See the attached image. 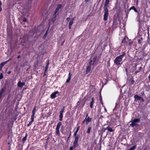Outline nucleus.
Returning <instances> with one entry per match:
<instances>
[{"mask_svg":"<svg viewBox=\"0 0 150 150\" xmlns=\"http://www.w3.org/2000/svg\"><path fill=\"white\" fill-rule=\"evenodd\" d=\"M131 120L133 121L134 122L137 123L138 122L140 121V119L139 118H136L134 119L133 120Z\"/></svg>","mask_w":150,"mask_h":150,"instance_id":"20","label":"nucleus"},{"mask_svg":"<svg viewBox=\"0 0 150 150\" xmlns=\"http://www.w3.org/2000/svg\"><path fill=\"white\" fill-rule=\"evenodd\" d=\"M126 71H127V69H126Z\"/></svg>","mask_w":150,"mask_h":150,"instance_id":"60","label":"nucleus"},{"mask_svg":"<svg viewBox=\"0 0 150 150\" xmlns=\"http://www.w3.org/2000/svg\"><path fill=\"white\" fill-rule=\"evenodd\" d=\"M47 141L46 142V143L47 144V143H48V142H47Z\"/></svg>","mask_w":150,"mask_h":150,"instance_id":"59","label":"nucleus"},{"mask_svg":"<svg viewBox=\"0 0 150 150\" xmlns=\"http://www.w3.org/2000/svg\"><path fill=\"white\" fill-rule=\"evenodd\" d=\"M80 128V126H79L77 128L76 130L75 131V132H74V135H77V133L78 131H79V129Z\"/></svg>","mask_w":150,"mask_h":150,"instance_id":"25","label":"nucleus"},{"mask_svg":"<svg viewBox=\"0 0 150 150\" xmlns=\"http://www.w3.org/2000/svg\"><path fill=\"white\" fill-rule=\"evenodd\" d=\"M113 127H111L110 125H109L106 127V128H104V131H105V130H107L108 132H113L114 131V129H113Z\"/></svg>","mask_w":150,"mask_h":150,"instance_id":"4","label":"nucleus"},{"mask_svg":"<svg viewBox=\"0 0 150 150\" xmlns=\"http://www.w3.org/2000/svg\"><path fill=\"white\" fill-rule=\"evenodd\" d=\"M134 82L135 81L133 79H132L131 80V83L132 84H133L134 83Z\"/></svg>","mask_w":150,"mask_h":150,"instance_id":"37","label":"nucleus"},{"mask_svg":"<svg viewBox=\"0 0 150 150\" xmlns=\"http://www.w3.org/2000/svg\"><path fill=\"white\" fill-rule=\"evenodd\" d=\"M89 1V0H85V2H88V1Z\"/></svg>","mask_w":150,"mask_h":150,"instance_id":"55","label":"nucleus"},{"mask_svg":"<svg viewBox=\"0 0 150 150\" xmlns=\"http://www.w3.org/2000/svg\"><path fill=\"white\" fill-rule=\"evenodd\" d=\"M50 139V137L49 136H48L47 137V141L48 140Z\"/></svg>","mask_w":150,"mask_h":150,"instance_id":"47","label":"nucleus"},{"mask_svg":"<svg viewBox=\"0 0 150 150\" xmlns=\"http://www.w3.org/2000/svg\"><path fill=\"white\" fill-rule=\"evenodd\" d=\"M3 78V74L1 73L0 74V79H1Z\"/></svg>","mask_w":150,"mask_h":150,"instance_id":"36","label":"nucleus"},{"mask_svg":"<svg viewBox=\"0 0 150 150\" xmlns=\"http://www.w3.org/2000/svg\"><path fill=\"white\" fill-rule=\"evenodd\" d=\"M94 63V62L92 60H91L89 62V65L91 66V65H93Z\"/></svg>","mask_w":150,"mask_h":150,"instance_id":"31","label":"nucleus"},{"mask_svg":"<svg viewBox=\"0 0 150 150\" xmlns=\"http://www.w3.org/2000/svg\"><path fill=\"white\" fill-rule=\"evenodd\" d=\"M91 69V66L90 65L88 66L86 68V73L87 74L90 71Z\"/></svg>","mask_w":150,"mask_h":150,"instance_id":"18","label":"nucleus"},{"mask_svg":"<svg viewBox=\"0 0 150 150\" xmlns=\"http://www.w3.org/2000/svg\"><path fill=\"white\" fill-rule=\"evenodd\" d=\"M6 89V87L4 86L2 88L0 91V96H2L3 93L5 91Z\"/></svg>","mask_w":150,"mask_h":150,"instance_id":"13","label":"nucleus"},{"mask_svg":"<svg viewBox=\"0 0 150 150\" xmlns=\"http://www.w3.org/2000/svg\"><path fill=\"white\" fill-rule=\"evenodd\" d=\"M62 128H64V126H63V125H62Z\"/></svg>","mask_w":150,"mask_h":150,"instance_id":"58","label":"nucleus"},{"mask_svg":"<svg viewBox=\"0 0 150 150\" xmlns=\"http://www.w3.org/2000/svg\"><path fill=\"white\" fill-rule=\"evenodd\" d=\"M47 31H46V32H45L43 37H46V36H47Z\"/></svg>","mask_w":150,"mask_h":150,"instance_id":"40","label":"nucleus"},{"mask_svg":"<svg viewBox=\"0 0 150 150\" xmlns=\"http://www.w3.org/2000/svg\"><path fill=\"white\" fill-rule=\"evenodd\" d=\"M78 141L74 140L73 143V146H72L73 148H75L79 146V145L78 143Z\"/></svg>","mask_w":150,"mask_h":150,"instance_id":"12","label":"nucleus"},{"mask_svg":"<svg viewBox=\"0 0 150 150\" xmlns=\"http://www.w3.org/2000/svg\"><path fill=\"white\" fill-rule=\"evenodd\" d=\"M64 108L65 107H63V108L60 111L59 115V120L60 121H62V120L63 113L64 111Z\"/></svg>","mask_w":150,"mask_h":150,"instance_id":"6","label":"nucleus"},{"mask_svg":"<svg viewBox=\"0 0 150 150\" xmlns=\"http://www.w3.org/2000/svg\"><path fill=\"white\" fill-rule=\"evenodd\" d=\"M134 98L135 99V100H138L139 99L141 98V97L140 96H139L137 95H135L134 96Z\"/></svg>","mask_w":150,"mask_h":150,"instance_id":"16","label":"nucleus"},{"mask_svg":"<svg viewBox=\"0 0 150 150\" xmlns=\"http://www.w3.org/2000/svg\"><path fill=\"white\" fill-rule=\"evenodd\" d=\"M58 91H56L53 93L50 96V97L52 99L56 97V94L58 93Z\"/></svg>","mask_w":150,"mask_h":150,"instance_id":"8","label":"nucleus"},{"mask_svg":"<svg viewBox=\"0 0 150 150\" xmlns=\"http://www.w3.org/2000/svg\"><path fill=\"white\" fill-rule=\"evenodd\" d=\"M62 123L61 122H59L57 125V127L55 129V132L57 134L58 136H59L60 135V133L59 131V129H60V127Z\"/></svg>","mask_w":150,"mask_h":150,"instance_id":"2","label":"nucleus"},{"mask_svg":"<svg viewBox=\"0 0 150 150\" xmlns=\"http://www.w3.org/2000/svg\"><path fill=\"white\" fill-rule=\"evenodd\" d=\"M91 129V127H88L87 131V133L88 134H89L90 132V131Z\"/></svg>","mask_w":150,"mask_h":150,"instance_id":"24","label":"nucleus"},{"mask_svg":"<svg viewBox=\"0 0 150 150\" xmlns=\"http://www.w3.org/2000/svg\"><path fill=\"white\" fill-rule=\"evenodd\" d=\"M2 68H0V71H1L2 70Z\"/></svg>","mask_w":150,"mask_h":150,"instance_id":"57","label":"nucleus"},{"mask_svg":"<svg viewBox=\"0 0 150 150\" xmlns=\"http://www.w3.org/2000/svg\"><path fill=\"white\" fill-rule=\"evenodd\" d=\"M96 58H97V57H94V58H93V60H92L94 62H95L96 61Z\"/></svg>","mask_w":150,"mask_h":150,"instance_id":"38","label":"nucleus"},{"mask_svg":"<svg viewBox=\"0 0 150 150\" xmlns=\"http://www.w3.org/2000/svg\"><path fill=\"white\" fill-rule=\"evenodd\" d=\"M149 79H150V74H149Z\"/></svg>","mask_w":150,"mask_h":150,"instance_id":"56","label":"nucleus"},{"mask_svg":"<svg viewBox=\"0 0 150 150\" xmlns=\"http://www.w3.org/2000/svg\"><path fill=\"white\" fill-rule=\"evenodd\" d=\"M138 43H140V40H138Z\"/></svg>","mask_w":150,"mask_h":150,"instance_id":"52","label":"nucleus"},{"mask_svg":"<svg viewBox=\"0 0 150 150\" xmlns=\"http://www.w3.org/2000/svg\"><path fill=\"white\" fill-rule=\"evenodd\" d=\"M131 122V123L129 125L132 127H137L139 126V125L137 123L134 122L133 121L131 120L129 123Z\"/></svg>","mask_w":150,"mask_h":150,"instance_id":"7","label":"nucleus"},{"mask_svg":"<svg viewBox=\"0 0 150 150\" xmlns=\"http://www.w3.org/2000/svg\"><path fill=\"white\" fill-rule=\"evenodd\" d=\"M99 99L100 101V103L103 105V103L102 100V98L101 95L99 96Z\"/></svg>","mask_w":150,"mask_h":150,"instance_id":"32","label":"nucleus"},{"mask_svg":"<svg viewBox=\"0 0 150 150\" xmlns=\"http://www.w3.org/2000/svg\"><path fill=\"white\" fill-rule=\"evenodd\" d=\"M71 73H69V75H68V79H67V80H66V82L67 83H68L69 82L70 80H71Z\"/></svg>","mask_w":150,"mask_h":150,"instance_id":"19","label":"nucleus"},{"mask_svg":"<svg viewBox=\"0 0 150 150\" xmlns=\"http://www.w3.org/2000/svg\"><path fill=\"white\" fill-rule=\"evenodd\" d=\"M6 64L4 62H2L0 64V68H2Z\"/></svg>","mask_w":150,"mask_h":150,"instance_id":"27","label":"nucleus"},{"mask_svg":"<svg viewBox=\"0 0 150 150\" xmlns=\"http://www.w3.org/2000/svg\"><path fill=\"white\" fill-rule=\"evenodd\" d=\"M104 13L103 15V20L104 21H106L108 20V17L109 14V11H104Z\"/></svg>","mask_w":150,"mask_h":150,"instance_id":"5","label":"nucleus"},{"mask_svg":"<svg viewBox=\"0 0 150 150\" xmlns=\"http://www.w3.org/2000/svg\"><path fill=\"white\" fill-rule=\"evenodd\" d=\"M110 0H105L103 7L104 11H109L108 8Z\"/></svg>","mask_w":150,"mask_h":150,"instance_id":"3","label":"nucleus"},{"mask_svg":"<svg viewBox=\"0 0 150 150\" xmlns=\"http://www.w3.org/2000/svg\"><path fill=\"white\" fill-rule=\"evenodd\" d=\"M21 57V56L20 55H19L17 57V58H18V59H19V58L20 57Z\"/></svg>","mask_w":150,"mask_h":150,"instance_id":"48","label":"nucleus"},{"mask_svg":"<svg viewBox=\"0 0 150 150\" xmlns=\"http://www.w3.org/2000/svg\"><path fill=\"white\" fill-rule=\"evenodd\" d=\"M49 60H48V62L47 63L46 66H48V65H49Z\"/></svg>","mask_w":150,"mask_h":150,"instance_id":"44","label":"nucleus"},{"mask_svg":"<svg viewBox=\"0 0 150 150\" xmlns=\"http://www.w3.org/2000/svg\"><path fill=\"white\" fill-rule=\"evenodd\" d=\"M73 147L72 146H71L69 148V150H73Z\"/></svg>","mask_w":150,"mask_h":150,"instance_id":"45","label":"nucleus"},{"mask_svg":"<svg viewBox=\"0 0 150 150\" xmlns=\"http://www.w3.org/2000/svg\"><path fill=\"white\" fill-rule=\"evenodd\" d=\"M91 118L88 117L86 118H85V120H86V124H88L89 122H90L91 121Z\"/></svg>","mask_w":150,"mask_h":150,"instance_id":"10","label":"nucleus"},{"mask_svg":"<svg viewBox=\"0 0 150 150\" xmlns=\"http://www.w3.org/2000/svg\"><path fill=\"white\" fill-rule=\"evenodd\" d=\"M34 121L33 120H31V121L29 122V123L27 125V126L28 127L30 126L31 124L32 123L34 122Z\"/></svg>","mask_w":150,"mask_h":150,"instance_id":"30","label":"nucleus"},{"mask_svg":"<svg viewBox=\"0 0 150 150\" xmlns=\"http://www.w3.org/2000/svg\"><path fill=\"white\" fill-rule=\"evenodd\" d=\"M11 58L9 59L8 60H7L4 62V63L6 64L8 62L11 60Z\"/></svg>","mask_w":150,"mask_h":150,"instance_id":"35","label":"nucleus"},{"mask_svg":"<svg viewBox=\"0 0 150 150\" xmlns=\"http://www.w3.org/2000/svg\"><path fill=\"white\" fill-rule=\"evenodd\" d=\"M62 7V5L61 4H58L57 6V7L56 9V10H57V11H59V9L60 8Z\"/></svg>","mask_w":150,"mask_h":150,"instance_id":"21","label":"nucleus"},{"mask_svg":"<svg viewBox=\"0 0 150 150\" xmlns=\"http://www.w3.org/2000/svg\"><path fill=\"white\" fill-rule=\"evenodd\" d=\"M27 137V134H26L25 136L22 139V141L23 142H25L26 140V138Z\"/></svg>","mask_w":150,"mask_h":150,"instance_id":"26","label":"nucleus"},{"mask_svg":"<svg viewBox=\"0 0 150 150\" xmlns=\"http://www.w3.org/2000/svg\"><path fill=\"white\" fill-rule=\"evenodd\" d=\"M74 140L78 141H79V139L80 137V135L79 134L77 135H74Z\"/></svg>","mask_w":150,"mask_h":150,"instance_id":"15","label":"nucleus"},{"mask_svg":"<svg viewBox=\"0 0 150 150\" xmlns=\"http://www.w3.org/2000/svg\"><path fill=\"white\" fill-rule=\"evenodd\" d=\"M141 69H142V67H139L138 68V71H136L135 72V73H137L138 72H139L140 71V70Z\"/></svg>","mask_w":150,"mask_h":150,"instance_id":"33","label":"nucleus"},{"mask_svg":"<svg viewBox=\"0 0 150 150\" xmlns=\"http://www.w3.org/2000/svg\"><path fill=\"white\" fill-rule=\"evenodd\" d=\"M35 114H33L31 116V120H33L34 121V117L35 116Z\"/></svg>","mask_w":150,"mask_h":150,"instance_id":"29","label":"nucleus"},{"mask_svg":"<svg viewBox=\"0 0 150 150\" xmlns=\"http://www.w3.org/2000/svg\"><path fill=\"white\" fill-rule=\"evenodd\" d=\"M58 11H57V10H56L55 9V11L54 13V15H56V14L57 13V12Z\"/></svg>","mask_w":150,"mask_h":150,"instance_id":"41","label":"nucleus"},{"mask_svg":"<svg viewBox=\"0 0 150 150\" xmlns=\"http://www.w3.org/2000/svg\"><path fill=\"white\" fill-rule=\"evenodd\" d=\"M114 24V22H113V24Z\"/></svg>","mask_w":150,"mask_h":150,"instance_id":"61","label":"nucleus"},{"mask_svg":"<svg viewBox=\"0 0 150 150\" xmlns=\"http://www.w3.org/2000/svg\"><path fill=\"white\" fill-rule=\"evenodd\" d=\"M11 73V71H9L8 72V74H10Z\"/></svg>","mask_w":150,"mask_h":150,"instance_id":"53","label":"nucleus"},{"mask_svg":"<svg viewBox=\"0 0 150 150\" xmlns=\"http://www.w3.org/2000/svg\"><path fill=\"white\" fill-rule=\"evenodd\" d=\"M53 17L52 18V21L53 22H54L56 20V17H57V16H56V15H53Z\"/></svg>","mask_w":150,"mask_h":150,"instance_id":"23","label":"nucleus"},{"mask_svg":"<svg viewBox=\"0 0 150 150\" xmlns=\"http://www.w3.org/2000/svg\"><path fill=\"white\" fill-rule=\"evenodd\" d=\"M129 13V12H128V10H127V12L126 13V15H127Z\"/></svg>","mask_w":150,"mask_h":150,"instance_id":"50","label":"nucleus"},{"mask_svg":"<svg viewBox=\"0 0 150 150\" xmlns=\"http://www.w3.org/2000/svg\"><path fill=\"white\" fill-rule=\"evenodd\" d=\"M36 106H35L33 109V110L32 111V113L33 114H35V112L36 111Z\"/></svg>","mask_w":150,"mask_h":150,"instance_id":"28","label":"nucleus"},{"mask_svg":"<svg viewBox=\"0 0 150 150\" xmlns=\"http://www.w3.org/2000/svg\"><path fill=\"white\" fill-rule=\"evenodd\" d=\"M23 22H26L27 21V20L25 18H23Z\"/></svg>","mask_w":150,"mask_h":150,"instance_id":"42","label":"nucleus"},{"mask_svg":"<svg viewBox=\"0 0 150 150\" xmlns=\"http://www.w3.org/2000/svg\"><path fill=\"white\" fill-rule=\"evenodd\" d=\"M94 98H91V102L90 103V107L91 108H92L93 107V104L94 103Z\"/></svg>","mask_w":150,"mask_h":150,"instance_id":"17","label":"nucleus"},{"mask_svg":"<svg viewBox=\"0 0 150 150\" xmlns=\"http://www.w3.org/2000/svg\"><path fill=\"white\" fill-rule=\"evenodd\" d=\"M128 44L129 45H130L131 44V43L130 42H129L128 43H127V44Z\"/></svg>","mask_w":150,"mask_h":150,"instance_id":"51","label":"nucleus"},{"mask_svg":"<svg viewBox=\"0 0 150 150\" xmlns=\"http://www.w3.org/2000/svg\"><path fill=\"white\" fill-rule=\"evenodd\" d=\"M74 17L71 18L69 22V29H71V26L73 23V21L74 20Z\"/></svg>","mask_w":150,"mask_h":150,"instance_id":"9","label":"nucleus"},{"mask_svg":"<svg viewBox=\"0 0 150 150\" xmlns=\"http://www.w3.org/2000/svg\"><path fill=\"white\" fill-rule=\"evenodd\" d=\"M25 83L24 82H22L21 81H19L17 84L18 86L22 88L23 86L25 85Z\"/></svg>","mask_w":150,"mask_h":150,"instance_id":"11","label":"nucleus"},{"mask_svg":"<svg viewBox=\"0 0 150 150\" xmlns=\"http://www.w3.org/2000/svg\"><path fill=\"white\" fill-rule=\"evenodd\" d=\"M66 20L67 21H69V20H70V18H69V17L67 18H66Z\"/></svg>","mask_w":150,"mask_h":150,"instance_id":"43","label":"nucleus"},{"mask_svg":"<svg viewBox=\"0 0 150 150\" xmlns=\"http://www.w3.org/2000/svg\"><path fill=\"white\" fill-rule=\"evenodd\" d=\"M126 55L125 53L124 52H123L122 55L117 57L114 60V63L117 65H119L122 64L121 62L123 58Z\"/></svg>","mask_w":150,"mask_h":150,"instance_id":"1","label":"nucleus"},{"mask_svg":"<svg viewBox=\"0 0 150 150\" xmlns=\"http://www.w3.org/2000/svg\"><path fill=\"white\" fill-rule=\"evenodd\" d=\"M48 68V66H46L45 68V72H46Z\"/></svg>","mask_w":150,"mask_h":150,"instance_id":"39","label":"nucleus"},{"mask_svg":"<svg viewBox=\"0 0 150 150\" xmlns=\"http://www.w3.org/2000/svg\"><path fill=\"white\" fill-rule=\"evenodd\" d=\"M122 43H124L125 44L127 45V42L126 41V39L125 38H124L122 41Z\"/></svg>","mask_w":150,"mask_h":150,"instance_id":"22","label":"nucleus"},{"mask_svg":"<svg viewBox=\"0 0 150 150\" xmlns=\"http://www.w3.org/2000/svg\"><path fill=\"white\" fill-rule=\"evenodd\" d=\"M88 113H87L86 115V118H86L88 116Z\"/></svg>","mask_w":150,"mask_h":150,"instance_id":"46","label":"nucleus"},{"mask_svg":"<svg viewBox=\"0 0 150 150\" xmlns=\"http://www.w3.org/2000/svg\"><path fill=\"white\" fill-rule=\"evenodd\" d=\"M85 122H86V120H85V119L83 121L82 124L84 123Z\"/></svg>","mask_w":150,"mask_h":150,"instance_id":"49","label":"nucleus"},{"mask_svg":"<svg viewBox=\"0 0 150 150\" xmlns=\"http://www.w3.org/2000/svg\"><path fill=\"white\" fill-rule=\"evenodd\" d=\"M60 131L62 132L63 131V129H62L61 128V129H60Z\"/></svg>","mask_w":150,"mask_h":150,"instance_id":"54","label":"nucleus"},{"mask_svg":"<svg viewBox=\"0 0 150 150\" xmlns=\"http://www.w3.org/2000/svg\"><path fill=\"white\" fill-rule=\"evenodd\" d=\"M1 5H2V3H1V1H0V12H1L2 10V8L1 7Z\"/></svg>","mask_w":150,"mask_h":150,"instance_id":"34","label":"nucleus"},{"mask_svg":"<svg viewBox=\"0 0 150 150\" xmlns=\"http://www.w3.org/2000/svg\"><path fill=\"white\" fill-rule=\"evenodd\" d=\"M132 9L134 11L136 12L137 13L138 11L134 6H132V7H130L129 9L128 10V12H129L130 11H131Z\"/></svg>","mask_w":150,"mask_h":150,"instance_id":"14","label":"nucleus"}]
</instances>
